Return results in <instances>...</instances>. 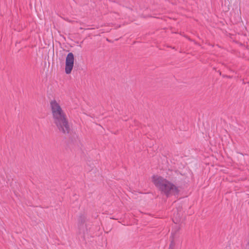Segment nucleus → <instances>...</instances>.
<instances>
[{
  "mask_svg": "<svg viewBox=\"0 0 249 249\" xmlns=\"http://www.w3.org/2000/svg\"><path fill=\"white\" fill-rule=\"evenodd\" d=\"M50 105L53 123L59 131L63 134H69L70 132L71 128L66 114L56 100L52 101Z\"/></svg>",
  "mask_w": 249,
  "mask_h": 249,
  "instance_id": "f257e3e1",
  "label": "nucleus"
},
{
  "mask_svg": "<svg viewBox=\"0 0 249 249\" xmlns=\"http://www.w3.org/2000/svg\"><path fill=\"white\" fill-rule=\"evenodd\" d=\"M152 181L155 186L163 193L167 197L171 195H178L179 193L178 187L161 176L154 175L152 177Z\"/></svg>",
  "mask_w": 249,
  "mask_h": 249,
  "instance_id": "f03ea898",
  "label": "nucleus"
},
{
  "mask_svg": "<svg viewBox=\"0 0 249 249\" xmlns=\"http://www.w3.org/2000/svg\"><path fill=\"white\" fill-rule=\"evenodd\" d=\"M74 56L72 53H69L66 58L65 72L66 74H70L72 70L74 65Z\"/></svg>",
  "mask_w": 249,
  "mask_h": 249,
  "instance_id": "7ed1b4c3",
  "label": "nucleus"
},
{
  "mask_svg": "<svg viewBox=\"0 0 249 249\" xmlns=\"http://www.w3.org/2000/svg\"><path fill=\"white\" fill-rule=\"evenodd\" d=\"M87 219L86 215L85 214L81 213L78 218V225L79 227L83 226Z\"/></svg>",
  "mask_w": 249,
  "mask_h": 249,
  "instance_id": "20e7f679",
  "label": "nucleus"
},
{
  "mask_svg": "<svg viewBox=\"0 0 249 249\" xmlns=\"http://www.w3.org/2000/svg\"><path fill=\"white\" fill-rule=\"evenodd\" d=\"M175 233H172L170 236L171 242L169 245V248H175L176 246V239H175Z\"/></svg>",
  "mask_w": 249,
  "mask_h": 249,
  "instance_id": "39448f33",
  "label": "nucleus"
},
{
  "mask_svg": "<svg viewBox=\"0 0 249 249\" xmlns=\"http://www.w3.org/2000/svg\"><path fill=\"white\" fill-rule=\"evenodd\" d=\"M107 40L108 41V42H112V41L110 40H109L108 38L107 39Z\"/></svg>",
  "mask_w": 249,
  "mask_h": 249,
  "instance_id": "423d86ee",
  "label": "nucleus"
},
{
  "mask_svg": "<svg viewBox=\"0 0 249 249\" xmlns=\"http://www.w3.org/2000/svg\"><path fill=\"white\" fill-rule=\"evenodd\" d=\"M222 76H223V77H228V76H227V75H223Z\"/></svg>",
  "mask_w": 249,
  "mask_h": 249,
  "instance_id": "0eeeda50",
  "label": "nucleus"
},
{
  "mask_svg": "<svg viewBox=\"0 0 249 249\" xmlns=\"http://www.w3.org/2000/svg\"><path fill=\"white\" fill-rule=\"evenodd\" d=\"M168 47H170V46H167ZM170 48H172L173 49H175V48L174 47H170Z\"/></svg>",
  "mask_w": 249,
  "mask_h": 249,
  "instance_id": "6e6552de",
  "label": "nucleus"
},
{
  "mask_svg": "<svg viewBox=\"0 0 249 249\" xmlns=\"http://www.w3.org/2000/svg\"><path fill=\"white\" fill-rule=\"evenodd\" d=\"M218 73L220 74V75L221 74V72L220 71H218Z\"/></svg>",
  "mask_w": 249,
  "mask_h": 249,
  "instance_id": "1a4fd4ad",
  "label": "nucleus"
},
{
  "mask_svg": "<svg viewBox=\"0 0 249 249\" xmlns=\"http://www.w3.org/2000/svg\"><path fill=\"white\" fill-rule=\"evenodd\" d=\"M168 249H175V248H169Z\"/></svg>",
  "mask_w": 249,
  "mask_h": 249,
  "instance_id": "9d476101",
  "label": "nucleus"
},
{
  "mask_svg": "<svg viewBox=\"0 0 249 249\" xmlns=\"http://www.w3.org/2000/svg\"><path fill=\"white\" fill-rule=\"evenodd\" d=\"M228 77V78H231V77L230 76H228V77Z\"/></svg>",
  "mask_w": 249,
  "mask_h": 249,
  "instance_id": "9b49d317",
  "label": "nucleus"
}]
</instances>
